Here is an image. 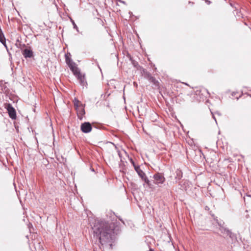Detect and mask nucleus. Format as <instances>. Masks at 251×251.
<instances>
[{
  "label": "nucleus",
  "instance_id": "20",
  "mask_svg": "<svg viewBox=\"0 0 251 251\" xmlns=\"http://www.w3.org/2000/svg\"><path fill=\"white\" fill-rule=\"evenodd\" d=\"M205 0V2L207 4H210L211 3V1L210 0Z\"/></svg>",
  "mask_w": 251,
  "mask_h": 251
},
{
  "label": "nucleus",
  "instance_id": "5",
  "mask_svg": "<svg viewBox=\"0 0 251 251\" xmlns=\"http://www.w3.org/2000/svg\"><path fill=\"white\" fill-rule=\"evenodd\" d=\"M80 128L83 133H87L91 131L92 127L89 122H84L81 124Z\"/></svg>",
  "mask_w": 251,
  "mask_h": 251
},
{
  "label": "nucleus",
  "instance_id": "14",
  "mask_svg": "<svg viewBox=\"0 0 251 251\" xmlns=\"http://www.w3.org/2000/svg\"><path fill=\"white\" fill-rule=\"evenodd\" d=\"M142 179L145 181V183L150 187H152V185L150 182V181L148 179V178L146 176H145L144 178H142Z\"/></svg>",
  "mask_w": 251,
  "mask_h": 251
},
{
  "label": "nucleus",
  "instance_id": "1",
  "mask_svg": "<svg viewBox=\"0 0 251 251\" xmlns=\"http://www.w3.org/2000/svg\"><path fill=\"white\" fill-rule=\"evenodd\" d=\"M114 227L115 225L112 223H108L102 220L95 221L92 227L94 236L102 245L111 243L115 237Z\"/></svg>",
  "mask_w": 251,
  "mask_h": 251
},
{
  "label": "nucleus",
  "instance_id": "21",
  "mask_svg": "<svg viewBox=\"0 0 251 251\" xmlns=\"http://www.w3.org/2000/svg\"><path fill=\"white\" fill-rule=\"evenodd\" d=\"M213 119L215 120V121L216 123H217V121H216V118H215V116H213Z\"/></svg>",
  "mask_w": 251,
  "mask_h": 251
},
{
  "label": "nucleus",
  "instance_id": "17",
  "mask_svg": "<svg viewBox=\"0 0 251 251\" xmlns=\"http://www.w3.org/2000/svg\"><path fill=\"white\" fill-rule=\"evenodd\" d=\"M237 94H238L237 92H233L232 93L231 95L233 97H236V99L238 100L241 97V95H239L238 96H236V95Z\"/></svg>",
  "mask_w": 251,
  "mask_h": 251
},
{
  "label": "nucleus",
  "instance_id": "23",
  "mask_svg": "<svg viewBox=\"0 0 251 251\" xmlns=\"http://www.w3.org/2000/svg\"><path fill=\"white\" fill-rule=\"evenodd\" d=\"M189 3H191V1H189ZM192 3H193V2H192Z\"/></svg>",
  "mask_w": 251,
  "mask_h": 251
},
{
  "label": "nucleus",
  "instance_id": "19",
  "mask_svg": "<svg viewBox=\"0 0 251 251\" xmlns=\"http://www.w3.org/2000/svg\"><path fill=\"white\" fill-rule=\"evenodd\" d=\"M132 64L135 67H137L138 65V62L135 61H132Z\"/></svg>",
  "mask_w": 251,
  "mask_h": 251
},
{
  "label": "nucleus",
  "instance_id": "2",
  "mask_svg": "<svg viewBox=\"0 0 251 251\" xmlns=\"http://www.w3.org/2000/svg\"><path fill=\"white\" fill-rule=\"evenodd\" d=\"M153 178H154V183L157 185L163 184L165 180V178L163 175L159 173L154 174L153 175Z\"/></svg>",
  "mask_w": 251,
  "mask_h": 251
},
{
  "label": "nucleus",
  "instance_id": "3",
  "mask_svg": "<svg viewBox=\"0 0 251 251\" xmlns=\"http://www.w3.org/2000/svg\"><path fill=\"white\" fill-rule=\"evenodd\" d=\"M68 66L70 70L72 71L74 75L77 78L79 76H81V74L80 72L79 69L75 66V64L74 62L71 63H68Z\"/></svg>",
  "mask_w": 251,
  "mask_h": 251
},
{
  "label": "nucleus",
  "instance_id": "12",
  "mask_svg": "<svg viewBox=\"0 0 251 251\" xmlns=\"http://www.w3.org/2000/svg\"><path fill=\"white\" fill-rule=\"evenodd\" d=\"M73 102L76 110H77V109L79 107H82L84 105L76 98L75 99V100L73 101Z\"/></svg>",
  "mask_w": 251,
  "mask_h": 251
},
{
  "label": "nucleus",
  "instance_id": "4",
  "mask_svg": "<svg viewBox=\"0 0 251 251\" xmlns=\"http://www.w3.org/2000/svg\"><path fill=\"white\" fill-rule=\"evenodd\" d=\"M6 109L9 117L12 119H15L16 118V112L15 109L13 108L12 105L10 103H8L6 106Z\"/></svg>",
  "mask_w": 251,
  "mask_h": 251
},
{
  "label": "nucleus",
  "instance_id": "6",
  "mask_svg": "<svg viewBox=\"0 0 251 251\" xmlns=\"http://www.w3.org/2000/svg\"><path fill=\"white\" fill-rule=\"evenodd\" d=\"M22 54L25 58H31L33 56V52L30 48H26L23 50Z\"/></svg>",
  "mask_w": 251,
  "mask_h": 251
},
{
  "label": "nucleus",
  "instance_id": "9",
  "mask_svg": "<svg viewBox=\"0 0 251 251\" xmlns=\"http://www.w3.org/2000/svg\"><path fill=\"white\" fill-rule=\"evenodd\" d=\"M143 73L144 75V77L149 79L151 82L155 83V82L156 81L155 79L151 75V74L147 71L145 69H144L143 70Z\"/></svg>",
  "mask_w": 251,
  "mask_h": 251
},
{
  "label": "nucleus",
  "instance_id": "22",
  "mask_svg": "<svg viewBox=\"0 0 251 251\" xmlns=\"http://www.w3.org/2000/svg\"><path fill=\"white\" fill-rule=\"evenodd\" d=\"M120 1L121 2L123 3H125V1H122V0H120Z\"/></svg>",
  "mask_w": 251,
  "mask_h": 251
},
{
  "label": "nucleus",
  "instance_id": "11",
  "mask_svg": "<svg viewBox=\"0 0 251 251\" xmlns=\"http://www.w3.org/2000/svg\"><path fill=\"white\" fill-rule=\"evenodd\" d=\"M77 79L79 80L80 84L82 86H85L87 84L84 75L81 74V76H79V77H77Z\"/></svg>",
  "mask_w": 251,
  "mask_h": 251
},
{
  "label": "nucleus",
  "instance_id": "10",
  "mask_svg": "<svg viewBox=\"0 0 251 251\" xmlns=\"http://www.w3.org/2000/svg\"><path fill=\"white\" fill-rule=\"evenodd\" d=\"M231 240V248H233V246H235L236 243L238 242L236 235L231 232L228 236Z\"/></svg>",
  "mask_w": 251,
  "mask_h": 251
},
{
  "label": "nucleus",
  "instance_id": "7",
  "mask_svg": "<svg viewBox=\"0 0 251 251\" xmlns=\"http://www.w3.org/2000/svg\"><path fill=\"white\" fill-rule=\"evenodd\" d=\"M131 162L132 164H133L134 169L138 174V176L141 178H144L145 176H146V174L141 169L140 166H136L134 161L131 159Z\"/></svg>",
  "mask_w": 251,
  "mask_h": 251
},
{
  "label": "nucleus",
  "instance_id": "16",
  "mask_svg": "<svg viewBox=\"0 0 251 251\" xmlns=\"http://www.w3.org/2000/svg\"><path fill=\"white\" fill-rule=\"evenodd\" d=\"M182 177V172L180 171H178L176 172V177H178L179 179H180Z\"/></svg>",
  "mask_w": 251,
  "mask_h": 251
},
{
  "label": "nucleus",
  "instance_id": "18",
  "mask_svg": "<svg viewBox=\"0 0 251 251\" xmlns=\"http://www.w3.org/2000/svg\"><path fill=\"white\" fill-rule=\"evenodd\" d=\"M66 61L68 65V63H71L72 62H73L71 59H69L67 57H66Z\"/></svg>",
  "mask_w": 251,
  "mask_h": 251
},
{
  "label": "nucleus",
  "instance_id": "15",
  "mask_svg": "<svg viewBox=\"0 0 251 251\" xmlns=\"http://www.w3.org/2000/svg\"><path fill=\"white\" fill-rule=\"evenodd\" d=\"M71 21L72 23V24L73 25L74 28L75 29L77 32H79L78 28L77 26V25L75 24V23L74 21L72 19H71Z\"/></svg>",
  "mask_w": 251,
  "mask_h": 251
},
{
  "label": "nucleus",
  "instance_id": "13",
  "mask_svg": "<svg viewBox=\"0 0 251 251\" xmlns=\"http://www.w3.org/2000/svg\"><path fill=\"white\" fill-rule=\"evenodd\" d=\"M84 105L82 107H79L77 109V110H76L78 115H80L81 116H83L85 114V110H84Z\"/></svg>",
  "mask_w": 251,
  "mask_h": 251
},
{
  "label": "nucleus",
  "instance_id": "8",
  "mask_svg": "<svg viewBox=\"0 0 251 251\" xmlns=\"http://www.w3.org/2000/svg\"><path fill=\"white\" fill-rule=\"evenodd\" d=\"M218 225L220 226V230L221 231V233L223 234L224 237L225 238L226 236H228L229 234L232 232L230 230L222 226V224L221 223L217 222Z\"/></svg>",
  "mask_w": 251,
  "mask_h": 251
}]
</instances>
